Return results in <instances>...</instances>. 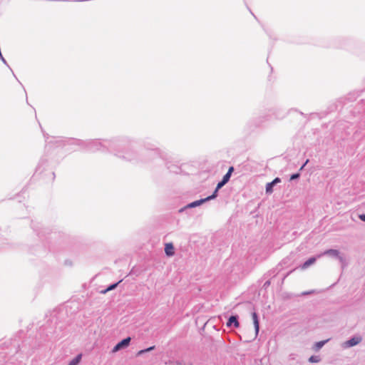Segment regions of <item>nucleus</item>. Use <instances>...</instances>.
<instances>
[{"mask_svg": "<svg viewBox=\"0 0 365 365\" xmlns=\"http://www.w3.org/2000/svg\"><path fill=\"white\" fill-rule=\"evenodd\" d=\"M72 143L86 148L90 152L108 151L127 161L136 160L137 153L133 150V143L127 138H114L110 140H71Z\"/></svg>", "mask_w": 365, "mask_h": 365, "instance_id": "nucleus-1", "label": "nucleus"}, {"mask_svg": "<svg viewBox=\"0 0 365 365\" xmlns=\"http://www.w3.org/2000/svg\"><path fill=\"white\" fill-rule=\"evenodd\" d=\"M131 338L128 336L121 341H120L117 344L113 347V352H117L121 349H123L128 347L130 343Z\"/></svg>", "mask_w": 365, "mask_h": 365, "instance_id": "nucleus-2", "label": "nucleus"}, {"mask_svg": "<svg viewBox=\"0 0 365 365\" xmlns=\"http://www.w3.org/2000/svg\"><path fill=\"white\" fill-rule=\"evenodd\" d=\"M362 341V337L360 336H354L349 340L343 344L344 348H349L359 344Z\"/></svg>", "mask_w": 365, "mask_h": 365, "instance_id": "nucleus-3", "label": "nucleus"}, {"mask_svg": "<svg viewBox=\"0 0 365 365\" xmlns=\"http://www.w3.org/2000/svg\"><path fill=\"white\" fill-rule=\"evenodd\" d=\"M238 319V315L230 316L227 322V327L230 328L232 327L235 328H238L240 327V322Z\"/></svg>", "mask_w": 365, "mask_h": 365, "instance_id": "nucleus-4", "label": "nucleus"}, {"mask_svg": "<svg viewBox=\"0 0 365 365\" xmlns=\"http://www.w3.org/2000/svg\"><path fill=\"white\" fill-rule=\"evenodd\" d=\"M206 202H207V200H205V198H202L198 200H195L194 202H192L187 204L185 207L180 209V212H182L183 210H185V209L194 208V207H198Z\"/></svg>", "mask_w": 365, "mask_h": 365, "instance_id": "nucleus-5", "label": "nucleus"}, {"mask_svg": "<svg viewBox=\"0 0 365 365\" xmlns=\"http://www.w3.org/2000/svg\"><path fill=\"white\" fill-rule=\"evenodd\" d=\"M281 182V179L279 178H275L272 182H268L266 185V192L270 194L273 192V187L277 183Z\"/></svg>", "mask_w": 365, "mask_h": 365, "instance_id": "nucleus-6", "label": "nucleus"}, {"mask_svg": "<svg viewBox=\"0 0 365 365\" xmlns=\"http://www.w3.org/2000/svg\"><path fill=\"white\" fill-rule=\"evenodd\" d=\"M252 317L253 320V324L255 329V334L256 336L258 334L259 330V317L256 312H253L252 314Z\"/></svg>", "mask_w": 365, "mask_h": 365, "instance_id": "nucleus-7", "label": "nucleus"}, {"mask_svg": "<svg viewBox=\"0 0 365 365\" xmlns=\"http://www.w3.org/2000/svg\"><path fill=\"white\" fill-rule=\"evenodd\" d=\"M323 255H328L331 257L337 258L339 255H340V252L337 250L334 249H329L326 251H324L322 254Z\"/></svg>", "mask_w": 365, "mask_h": 365, "instance_id": "nucleus-8", "label": "nucleus"}, {"mask_svg": "<svg viewBox=\"0 0 365 365\" xmlns=\"http://www.w3.org/2000/svg\"><path fill=\"white\" fill-rule=\"evenodd\" d=\"M165 252L169 257L174 255V247L172 243H167L165 245Z\"/></svg>", "mask_w": 365, "mask_h": 365, "instance_id": "nucleus-9", "label": "nucleus"}, {"mask_svg": "<svg viewBox=\"0 0 365 365\" xmlns=\"http://www.w3.org/2000/svg\"><path fill=\"white\" fill-rule=\"evenodd\" d=\"M317 258L315 257H312L306 260L303 264L302 265V269H307L314 263H315Z\"/></svg>", "mask_w": 365, "mask_h": 365, "instance_id": "nucleus-10", "label": "nucleus"}, {"mask_svg": "<svg viewBox=\"0 0 365 365\" xmlns=\"http://www.w3.org/2000/svg\"><path fill=\"white\" fill-rule=\"evenodd\" d=\"M233 171H234V168L232 166L230 167L227 173L222 177V180L227 183L231 178V175H232V173H233Z\"/></svg>", "mask_w": 365, "mask_h": 365, "instance_id": "nucleus-11", "label": "nucleus"}, {"mask_svg": "<svg viewBox=\"0 0 365 365\" xmlns=\"http://www.w3.org/2000/svg\"><path fill=\"white\" fill-rule=\"evenodd\" d=\"M121 281L122 280H120V281H118L116 283H113V284H110L106 289L101 290V294H106V293H107L109 291L115 289L118 287V285L121 282Z\"/></svg>", "mask_w": 365, "mask_h": 365, "instance_id": "nucleus-12", "label": "nucleus"}, {"mask_svg": "<svg viewBox=\"0 0 365 365\" xmlns=\"http://www.w3.org/2000/svg\"><path fill=\"white\" fill-rule=\"evenodd\" d=\"M82 359V354H78L76 355L69 363L68 365H78Z\"/></svg>", "mask_w": 365, "mask_h": 365, "instance_id": "nucleus-13", "label": "nucleus"}, {"mask_svg": "<svg viewBox=\"0 0 365 365\" xmlns=\"http://www.w3.org/2000/svg\"><path fill=\"white\" fill-rule=\"evenodd\" d=\"M155 349V346H150L147 349H142V350H140L138 353H137V356H142L143 354L147 353V352H149L152 350H153Z\"/></svg>", "mask_w": 365, "mask_h": 365, "instance_id": "nucleus-14", "label": "nucleus"}, {"mask_svg": "<svg viewBox=\"0 0 365 365\" xmlns=\"http://www.w3.org/2000/svg\"><path fill=\"white\" fill-rule=\"evenodd\" d=\"M218 191L219 190H217V187H216L215 190L213 192V193L211 195L205 197V200H207V202H208V201H210L211 200L215 199L217 197Z\"/></svg>", "mask_w": 365, "mask_h": 365, "instance_id": "nucleus-15", "label": "nucleus"}, {"mask_svg": "<svg viewBox=\"0 0 365 365\" xmlns=\"http://www.w3.org/2000/svg\"><path fill=\"white\" fill-rule=\"evenodd\" d=\"M320 360H321V359L319 356H314V355L310 356L309 359V361L310 363H318L320 361Z\"/></svg>", "mask_w": 365, "mask_h": 365, "instance_id": "nucleus-16", "label": "nucleus"}, {"mask_svg": "<svg viewBox=\"0 0 365 365\" xmlns=\"http://www.w3.org/2000/svg\"><path fill=\"white\" fill-rule=\"evenodd\" d=\"M337 259H339V262L341 264L342 267L344 268V266L346 265V259H344V257L339 255V257H337Z\"/></svg>", "mask_w": 365, "mask_h": 365, "instance_id": "nucleus-17", "label": "nucleus"}, {"mask_svg": "<svg viewBox=\"0 0 365 365\" xmlns=\"http://www.w3.org/2000/svg\"><path fill=\"white\" fill-rule=\"evenodd\" d=\"M327 342V341H320L316 343L315 346L317 349H321Z\"/></svg>", "mask_w": 365, "mask_h": 365, "instance_id": "nucleus-18", "label": "nucleus"}, {"mask_svg": "<svg viewBox=\"0 0 365 365\" xmlns=\"http://www.w3.org/2000/svg\"><path fill=\"white\" fill-rule=\"evenodd\" d=\"M227 182H225L224 180H221L217 184V190H219L220 188H222Z\"/></svg>", "mask_w": 365, "mask_h": 365, "instance_id": "nucleus-19", "label": "nucleus"}, {"mask_svg": "<svg viewBox=\"0 0 365 365\" xmlns=\"http://www.w3.org/2000/svg\"><path fill=\"white\" fill-rule=\"evenodd\" d=\"M299 177H300L299 173H294L290 176V180H295L299 178Z\"/></svg>", "mask_w": 365, "mask_h": 365, "instance_id": "nucleus-20", "label": "nucleus"}, {"mask_svg": "<svg viewBox=\"0 0 365 365\" xmlns=\"http://www.w3.org/2000/svg\"><path fill=\"white\" fill-rule=\"evenodd\" d=\"M270 283H271V282H270V281H269V280L266 281V282L264 283V284H263V287H264V288L268 287L270 285Z\"/></svg>", "mask_w": 365, "mask_h": 365, "instance_id": "nucleus-21", "label": "nucleus"}, {"mask_svg": "<svg viewBox=\"0 0 365 365\" xmlns=\"http://www.w3.org/2000/svg\"><path fill=\"white\" fill-rule=\"evenodd\" d=\"M359 217L361 221L365 222V214L359 215Z\"/></svg>", "mask_w": 365, "mask_h": 365, "instance_id": "nucleus-22", "label": "nucleus"}, {"mask_svg": "<svg viewBox=\"0 0 365 365\" xmlns=\"http://www.w3.org/2000/svg\"><path fill=\"white\" fill-rule=\"evenodd\" d=\"M309 160H307L306 162L302 165V167L300 168L299 170H302L304 169V168L305 167V165H307V163H308Z\"/></svg>", "mask_w": 365, "mask_h": 365, "instance_id": "nucleus-23", "label": "nucleus"}, {"mask_svg": "<svg viewBox=\"0 0 365 365\" xmlns=\"http://www.w3.org/2000/svg\"><path fill=\"white\" fill-rule=\"evenodd\" d=\"M34 230L37 232L38 235H40L41 234V232H39L36 228L34 227Z\"/></svg>", "mask_w": 365, "mask_h": 365, "instance_id": "nucleus-24", "label": "nucleus"}, {"mask_svg": "<svg viewBox=\"0 0 365 365\" xmlns=\"http://www.w3.org/2000/svg\"><path fill=\"white\" fill-rule=\"evenodd\" d=\"M154 153L158 155L160 154L159 150H157L154 151Z\"/></svg>", "mask_w": 365, "mask_h": 365, "instance_id": "nucleus-25", "label": "nucleus"}, {"mask_svg": "<svg viewBox=\"0 0 365 365\" xmlns=\"http://www.w3.org/2000/svg\"><path fill=\"white\" fill-rule=\"evenodd\" d=\"M168 168L170 169L171 171H173V172H177L176 170H171L170 167V166H168Z\"/></svg>", "mask_w": 365, "mask_h": 365, "instance_id": "nucleus-26", "label": "nucleus"}, {"mask_svg": "<svg viewBox=\"0 0 365 365\" xmlns=\"http://www.w3.org/2000/svg\"><path fill=\"white\" fill-rule=\"evenodd\" d=\"M52 175H53V179L55 178V174L54 173H52Z\"/></svg>", "mask_w": 365, "mask_h": 365, "instance_id": "nucleus-27", "label": "nucleus"}]
</instances>
